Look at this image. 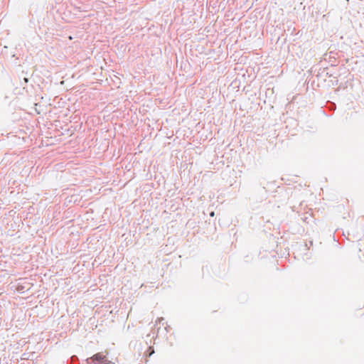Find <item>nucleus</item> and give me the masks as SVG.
I'll use <instances>...</instances> for the list:
<instances>
[{
	"label": "nucleus",
	"mask_w": 364,
	"mask_h": 364,
	"mask_svg": "<svg viewBox=\"0 0 364 364\" xmlns=\"http://www.w3.org/2000/svg\"><path fill=\"white\" fill-rule=\"evenodd\" d=\"M91 359L95 363L97 364H109L110 363L105 355L100 353L95 354Z\"/></svg>",
	"instance_id": "f257e3e1"
},
{
	"label": "nucleus",
	"mask_w": 364,
	"mask_h": 364,
	"mask_svg": "<svg viewBox=\"0 0 364 364\" xmlns=\"http://www.w3.org/2000/svg\"><path fill=\"white\" fill-rule=\"evenodd\" d=\"M214 215H215V212H214V211H212V212L210 213V216L213 217Z\"/></svg>",
	"instance_id": "f03ea898"
},
{
	"label": "nucleus",
	"mask_w": 364,
	"mask_h": 364,
	"mask_svg": "<svg viewBox=\"0 0 364 364\" xmlns=\"http://www.w3.org/2000/svg\"><path fill=\"white\" fill-rule=\"evenodd\" d=\"M24 81H25L26 82H28V78H26V77H25V78H24Z\"/></svg>",
	"instance_id": "7ed1b4c3"
},
{
	"label": "nucleus",
	"mask_w": 364,
	"mask_h": 364,
	"mask_svg": "<svg viewBox=\"0 0 364 364\" xmlns=\"http://www.w3.org/2000/svg\"><path fill=\"white\" fill-rule=\"evenodd\" d=\"M161 320H164V318H159V321L161 322Z\"/></svg>",
	"instance_id": "20e7f679"
},
{
	"label": "nucleus",
	"mask_w": 364,
	"mask_h": 364,
	"mask_svg": "<svg viewBox=\"0 0 364 364\" xmlns=\"http://www.w3.org/2000/svg\"><path fill=\"white\" fill-rule=\"evenodd\" d=\"M154 350H152V352L149 353V356H150V355H151V354H152V353H154Z\"/></svg>",
	"instance_id": "39448f33"
}]
</instances>
